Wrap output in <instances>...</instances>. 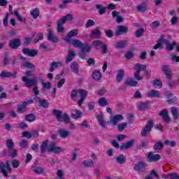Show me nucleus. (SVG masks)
<instances>
[{"instance_id": "nucleus-45", "label": "nucleus", "mask_w": 179, "mask_h": 179, "mask_svg": "<svg viewBox=\"0 0 179 179\" xmlns=\"http://www.w3.org/2000/svg\"><path fill=\"white\" fill-rule=\"evenodd\" d=\"M64 176H65L64 171L61 169H59L57 171V173H56L57 179H64Z\"/></svg>"}, {"instance_id": "nucleus-24", "label": "nucleus", "mask_w": 179, "mask_h": 179, "mask_svg": "<svg viewBox=\"0 0 179 179\" xmlns=\"http://www.w3.org/2000/svg\"><path fill=\"white\" fill-rule=\"evenodd\" d=\"M148 167V165L143 162H139L136 164L134 166V170L136 171H141L142 170H145Z\"/></svg>"}, {"instance_id": "nucleus-5", "label": "nucleus", "mask_w": 179, "mask_h": 179, "mask_svg": "<svg viewBox=\"0 0 179 179\" xmlns=\"http://www.w3.org/2000/svg\"><path fill=\"white\" fill-rule=\"evenodd\" d=\"M10 164V162L9 161H6V163L4 162L0 163V170L1 173L3 174L4 177H8V173L12 171Z\"/></svg>"}, {"instance_id": "nucleus-7", "label": "nucleus", "mask_w": 179, "mask_h": 179, "mask_svg": "<svg viewBox=\"0 0 179 179\" xmlns=\"http://www.w3.org/2000/svg\"><path fill=\"white\" fill-rule=\"evenodd\" d=\"M152 127L153 121H148L145 127L141 131V136H148V134L150 133V131H152Z\"/></svg>"}, {"instance_id": "nucleus-44", "label": "nucleus", "mask_w": 179, "mask_h": 179, "mask_svg": "<svg viewBox=\"0 0 179 179\" xmlns=\"http://www.w3.org/2000/svg\"><path fill=\"white\" fill-rule=\"evenodd\" d=\"M103 42H101V41H94L92 43V45L94 48H96V50H99V48H101L102 45H103Z\"/></svg>"}, {"instance_id": "nucleus-56", "label": "nucleus", "mask_w": 179, "mask_h": 179, "mask_svg": "<svg viewBox=\"0 0 179 179\" xmlns=\"http://www.w3.org/2000/svg\"><path fill=\"white\" fill-rule=\"evenodd\" d=\"M42 87L43 89H50L51 88V83L49 82L44 83V80H42Z\"/></svg>"}, {"instance_id": "nucleus-17", "label": "nucleus", "mask_w": 179, "mask_h": 179, "mask_svg": "<svg viewBox=\"0 0 179 179\" xmlns=\"http://www.w3.org/2000/svg\"><path fill=\"white\" fill-rule=\"evenodd\" d=\"M124 76H125V71H124L123 69H120L116 75V82H117V83H120V82H122Z\"/></svg>"}, {"instance_id": "nucleus-1", "label": "nucleus", "mask_w": 179, "mask_h": 179, "mask_svg": "<svg viewBox=\"0 0 179 179\" xmlns=\"http://www.w3.org/2000/svg\"><path fill=\"white\" fill-rule=\"evenodd\" d=\"M48 145V140H45L43 142L41 146V151L42 153H44L45 150H47L48 152H52V153L59 154L62 153V152H64V150L61 147L57 146L55 143L52 142L50 144L48 147H47Z\"/></svg>"}, {"instance_id": "nucleus-18", "label": "nucleus", "mask_w": 179, "mask_h": 179, "mask_svg": "<svg viewBox=\"0 0 179 179\" xmlns=\"http://www.w3.org/2000/svg\"><path fill=\"white\" fill-rule=\"evenodd\" d=\"M101 78H103V75L99 70H95L92 72V78L94 80L99 82V80H101Z\"/></svg>"}, {"instance_id": "nucleus-47", "label": "nucleus", "mask_w": 179, "mask_h": 179, "mask_svg": "<svg viewBox=\"0 0 179 179\" xmlns=\"http://www.w3.org/2000/svg\"><path fill=\"white\" fill-rule=\"evenodd\" d=\"M25 120L29 122H33V121H36V116L33 114H29L25 117Z\"/></svg>"}, {"instance_id": "nucleus-49", "label": "nucleus", "mask_w": 179, "mask_h": 179, "mask_svg": "<svg viewBox=\"0 0 179 179\" xmlns=\"http://www.w3.org/2000/svg\"><path fill=\"white\" fill-rule=\"evenodd\" d=\"M128 127V123L127 122H122L117 125L118 131H124L125 128Z\"/></svg>"}, {"instance_id": "nucleus-32", "label": "nucleus", "mask_w": 179, "mask_h": 179, "mask_svg": "<svg viewBox=\"0 0 179 179\" xmlns=\"http://www.w3.org/2000/svg\"><path fill=\"white\" fill-rule=\"evenodd\" d=\"M26 107H27V103L26 102H23L22 103L18 105L17 111L20 113V114H22V113H24Z\"/></svg>"}, {"instance_id": "nucleus-46", "label": "nucleus", "mask_w": 179, "mask_h": 179, "mask_svg": "<svg viewBox=\"0 0 179 179\" xmlns=\"http://www.w3.org/2000/svg\"><path fill=\"white\" fill-rule=\"evenodd\" d=\"M112 16H113V17H116V22H117V23H120V22H122V17L118 15V12H117V11H115H115H113V12H112Z\"/></svg>"}, {"instance_id": "nucleus-52", "label": "nucleus", "mask_w": 179, "mask_h": 179, "mask_svg": "<svg viewBox=\"0 0 179 179\" xmlns=\"http://www.w3.org/2000/svg\"><path fill=\"white\" fill-rule=\"evenodd\" d=\"M164 145H167L168 146H171V148H175L177 145V143L175 141H170L169 140L164 141Z\"/></svg>"}, {"instance_id": "nucleus-38", "label": "nucleus", "mask_w": 179, "mask_h": 179, "mask_svg": "<svg viewBox=\"0 0 179 179\" xmlns=\"http://www.w3.org/2000/svg\"><path fill=\"white\" fill-rule=\"evenodd\" d=\"M83 165L84 167H93L94 162H93V159H89L83 162Z\"/></svg>"}, {"instance_id": "nucleus-63", "label": "nucleus", "mask_w": 179, "mask_h": 179, "mask_svg": "<svg viewBox=\"0 0 179 179\" xmlns=\"http://www.w3.org/2000/svg\"><path fill=\"white\" fill-rule=\"evenodd\" d=\"M169 179H179V175L177 173H169Z\"/></svg>"}, {"instance_id": "nucleus-29", "label": "nucleus", "mask_w": 179, "mask_h": 179, "mask_svg": "<svg viewBox=\"0 0 179 179\" xmlns=\"http://www.w3.org/2000/svg\"><path fill=\"white\" fill-rule=\"evenodd\" d=\"M35 100L42 107H44L45 108H47V107H48V103L47 102L46 100L41 99H40V98H38L37 96H35Z\"/></svg>"}, {"instance_id": "nucleus-9", "label": "nucleus", "mask_w": 179, "mask_h": 179, "mask_svg": "<svg viewBox=\"0 0 179 179\" xmlns=\"http://www.w3.org/2000/svg\"><path fill=\"white\" fill-rule=\"evenodd\" d=\"M58 134L62 138V139H67L69 136H71V131L65 129V128H61L58 130Z\"/></svg>"}, {"instance_id": "nucleus-33", "label": "nucleus", "mask_w": 179, "mask_h": 179, "mask_svg": "<svg viewBox=\"0 0 179 179\" xmlns=\"http://www.w3.org/2000/svg\"><path fill=\"white\" fill-rule=\"evenodd\" d=\"M137 10H138V12H146L148 10L146 2H143L141 4L137 6Z\"/></svg>"}, {"instance_id": "nucleus-48", "label": "nucleus", "mask_w": 179, "mask_h": 179, "mask_svg": "<svg viewBox=\"0 0 179 179\" xmlns=\"http://www.w3.org/2000/svg\"><path fill=\"white\" fill-rule=\"evenodd\" d=\"M38 8H34L31 11V15L34 17V19H37L38 17V13H39Z\"/></svg>"}, {"instance_id": "nucleus-59", "label": "nucleus", "mask_w": 179, "mask_h": 179, "mask_svg": "<svg viewBox=\"0 0 179 179\" xmlns=\"http://www.w3.org/2000/svg\"><path fill=\"white\" fill-rule=\"evenodd\" d=\"M17 127L20 129H24V128H27V124L22 122L18 124H17Z\"/></svg>"}, {"instance_id": "nucleus-12", "label": "nucleus", "mask_w": 179, "mask_h": 179, "mask_svg": "<svg viewBox=\"0 0 179 179\" xmlns=\"http://www.w3.org/2000/svg\"><path fill=\"white\" fill-rule=\"evenodd\" d=\"M20 39L15 38L10 41L9 46L10 47V48L16 50L17 48H19V47H20Z\"/></svg>"}, {"instance_id": "nucleus-23", "label": "nucleus", "mask_w": 179, "mask_h": 179, "mask_svg": "<svg viewBox=\"0 0 179 179\" xmlns=\"http://www.w3.org/2000/svg\"><path fill=\"white\" fill-rule=\"evenodd\" d=\"M97 103L101 107H106L108 106V99L106 97H101L98 99Z\"/></svg>"}, {"instance_id": "nucleus-35", "label": "nucleus", "mask_w": 179, "mask_h": 179, "mask_svg": "<svg viewBox=\"0 0 179 179\" xmlns=\"http://www.w3.org/2000/svg\"><path fill=\"white\" fill-rule=\"evenodd\" d=\"M82 117V112L79 110H74L71 114V117L74 120H78Z\"/></svg>"}, {"instance_id": "nucleus-4", "label": "nucleus", "mask_w": 179, "mask_h": 179, "mask_svg": "<svg viewBox=\"0 0 179 179\" xmlns=\"http://www.w3.org/2000/svg\"><path fill=\"white\" fill-rule=\"evenodd\" d=\"M78 93H79L80 96V99L78 101V106H82L83 101H85V99L87 97V92L84 90H73L71 93V98L74 101L78 100Z\"/></svg>"}, {"instance_id": "nucleus-62", "label": "nucleus", "mask_w": 179, "mask_h": 179, "mask_svg": "<svg viewBox=\"0 0 179 179\" xmlns=\"http://www.w3.org/2000/svg\"><path fill=\"white\" fill-rule=\"evenodd\" d=\"M11 164L14 169H17L19 167L20 163L17 159H13L11 162Z\"/></svg>"}, {"instance_id": "nucleus-14", "label": "nucleus", "mask_w": 179, "mask_h": 179, "mask_svg": "<svg viewBox=\"0 0 179 179\" xmlns=\"http://www.w3.org/2000/svg\"><path fill=\"white\" fill-rule=\"evenodd\" d=\"M48 40L52 43H58V37L54 34V31L48 29Z\"/></svg>"}, {"instance_id": "nucleus-8", "label": "nucleus", "mask_w": 179, "mask_h": 179, "mask_svg": "<svg viewBox=\"0 0 179 179\" xmlns=\"http://www.w3.org/2000/svg\"><path fill=\"white\" fill-rule=\"evenodd\" d=\"M124 120V116L122 115H115L110 117V124L113 127H115L118 122L122 121Z\"/></svg>"}, {"instance_id": "nucleus-60", "label": "nucleus", "mask_w": 179, "mask_h": 179, "mask_svg": "<svg viewBox=\"0 0 179 179\" xmlns=\"http://www.w3.org/2000/svg\"><path fill=\"white\" fill-rule=\"evenodd\" d=\"M162 148H163V143H162L160 142L157 143L154 145L155 150H160V149H162Z\"/></svg>"}, {"instance_id": "nucleus-39", "label": "nucleus", "mask_w": 179, "mask_h": 179, "mask_svg": "<svg viewBox=\"0 0 179 179\" xmlns=\"http://www.w3.org/2000/svg\"><path fill=\"white\" fill-rule=\"evenodd\" d=\"M72 45L76 47L77 48H82V45H83V43L78 39H74L71 41Z\"/></svg>"}, {"instance_id": "nucleus-58", "label": "nucleus", "mask_w": 179, "mask_h": 179, "mask_svg": "<svg viewBox=\"0 0 179 179\" xmlns=\"http://www.w3.org/2000/svg\"><path fill=\"white\" fill-rule=\"evenodd\" d=\"M36 36V34H33L31 37L25 38L24 44H30L31 43L32 38Z\"/></svg>"}, {"instance_id": "nucleus-41", "label": "nucleus", "mask_w": 179, "mask_h": 179, "mask_svg": "<svg viewBox=\"0 0 179 179\" xmlns=\"http://www.w3.org/2000/svg\"><path fill=\"white\" fill-rule=\"evenodd\" d=\"M171 114L173 115V117L175 120H178V119L179 114H178V109H177V108H175V107H172L171 108Z\"/></svg>"}, {"instance_id": "nucleus-6", "label": "nucleus", "mask_w": 179, "mask_h": 179, "mask_svg": "<svg viewBox=\"0 0 179 179\" xmlns=\"http://www.w3.org/2000/svg\"><path fill=\"white\" fill-rule=\"evenodd\" d=\"M22 80L24 82L26 87H31L33 86H36V85L38 83L36 79H30L27 77H22Z\"/></svg>"}, {"instance_id": "nucleus-25", "label": "nucleus", "mask_w": 179, "mask_h": 179, "mask_svg": "<svg viewBox=\"0 0 179 179\" xmlns=\"http://www.w3.org/2000/svg\"><path fill=\"white\" fill-rule=\"evenodd\" d=\"M75 57V52L72 50H69L67 56L66 57L65 61L66 64H69Z\"/></svg>"}, {"instance_id": "nucleus-28", "label": "nucleus", "mask_w": 179, "mask_h": 179, "mask_svg": "<svg viewBox=\"0 0 179 179\" xmlns=\"http://www.w3.org/2000/svg\"><path fill=\"white\" fill-rule=\"evenodd\" d=\"M101 35V31H99L98 28L92 31L91 38H100Z\"/></svg>"}, {"instance_id": "nucleus-53", "label": "nucleus", "mask_w": 179, "mask_h": 179, "mask_svg": "<svg viewBox=\"0 0 179 179\" xmlns=\"http://www.w3.org/2000/svg\"><path fill=\"white\" fill-rule=\"evenodd\" d=\"M62 121H64L65 124H69L71 121V117H69V115H68V114L65 113L64 115H62Z\"/></svg>"}, {"instance_id": "nucleus-26", "label": "nucleus", "mask_w": 179, "mask_h": 179, "mask_svg": "<svg viewBox=\"0 0 179 179\" xmlns=\"http://www.w3.org/2000/svg\"><path fill=\"white\" fill-rule=\"evenodd\" d=\"M159 115L162 117L163 120L165 122H170V117H169V114L167 113V110L164 109L159 113Z\"/></svg>"}, {"instance_id": "nucleus-36", "label": "nucleus", "mask_w": 179, "mask_h": 179, "mask_svg": "<svg viewBox=\"0 0 179 179\" xmlns=\"http://www.w3.org/2000/svg\"><path fill=\"white\" fill-rule=\"evenodd\" d=\"M116 162L119 164H124V163L127 162V158L123 155H118L117 157H116Z\"/></svg>"}, {"instance_id": "nucleus-61", "label": "nucleus", "mask_w": 179, "mask_h": 179, "mask_svg": "<svg viewBox=\"0 0 179 179\" xmlns=\"http://www.w3.org/2000/svg\"><path fill=\"white\" fill-rule=\"evenodd\" d=\"M8 150L11 157H15V156L17 155V151L16 150L11 148L10 150Z\"/></svg>"}, {"instance_id": "nucleus-31", "label": "nucleus", "mask_w": 179, "mask_h": 179, "mask_svg": "<svg viewBox=\"0 0 179 179\" xmlns=\"http://www.w3.org/2000/svg\"><path fill=\"white\" fill-rule=\"evenodd\" d=\"M52 114L56 117L57 120L62 121V111L55 109L52 111Z\"/></svg>"}, {"instance_id": "nucleus-19", "label": "nucleus", "mask_w": 179, "mask_h": 179, "mask_svg": "<svg viewBox=\"0 0 179 179\" xmlns=\"http://www.w3.org/2000/svg\"><path fill=\"white\" fill-rule=\"evenodd\" d=\"M148 159L149 162H157V160H160V155L157 154H153L152 152H148Z\"/></svg>"}, {"instance_id": "nucleus-16", "label": "nucleus", "mask_w": 179, "mask_h": 179, "mask_svg": "<svg viewBox=\"0 0 179 179\" xmlns=\"http://www.w3.org/2000/svg\"><path fill=\"white\" fill-rule=\"evenodd\" d=\"M124 33H128V27L124 26L117 27L115 31V36H121V34H124Z\"/></svg>"}, {"instance_id": "nucleus-57", "label": "nucleus", "mask_w": 179, "mask_h": 179, "mask_svg": "<svg viewBox=\"0 0 179 179\" xmlns=\"http://www.w3.org/2000/svg\"><path fill=\"white\" fill-rule=\"evenodd\" d=\"M170 59H171V61H173V62H179V56L172 54L170 56Z\"/></svg>"}, {"instance_id": "nucleus-13", "label": "nucleus", "mask_w": 179, "mask_h": 179, "mask_svg": "<svg viewBox=\"0 0 179 179\" xmlns=\"http://www.w3.org/2000/svg\"><path fill=\"white\" fill-rule=\"evenodd\" d=\"M78 33L79 31H78V29H73L70 31L65 38L66 41H67V43H71V38H72V37H76V35Z\"/></svg>"}, {"instance_id": "nucleus-64", "label": "nucleus", "mask_w": 179, "mask_h": 179, "mask_svg": "<svg viewBox=\"0 0 179 179\" xmlns=\"http://www.w3.org/2000/svg\"><path fill=\"white\" fill-rule=\"evenodd\" d=\"M85 26L86 27H92V26H94V21L93 20H88Z\"/></svg>"}, {"instance_id": "nucleus-42", "label": "nucleus", "mask_w": 179, "mask_h": 179, "mask_svg": "<svg viewBox=\"0 0 179 179\" xmlns=\"http://www.w3.org/2000/svg\"><path fill=\"white\" fill-rule=\"evenodd\" d=\"M16 74H11L10 72L3 71L1 73V78H15Z\"/></svg>"}, {"instance_id": "nucleus-11", "label": "nucleus", "mask_w": 179, "mask_h": 179, "mask_svg": "<svg viewBox=\"0 0 179 179\" xmlns=\"http://www.w3.org/2000/svg\"><path fill=\"white\" fill-rule=\"evenodd\" d=\"M162 71L166 76L167 79H170L171 76H173V74L171 73V69H170V66L167 65H163L162 66Z\"/></svg>"}, {"instance_id": "nucleus-22", "label": "nucleus", "mask_w": 179, "mask_h": 179, "mask_svg": "<svg viewBox=\"0 0 179 179\" xmlns=\"http://www.w3.org/2000/svg\"><path fill=\"white\" fill-rule=\"evenodd\" d=\"M125 85L126 86H131L133 87H135L138 85V82L134 78H128L125 80Z\"/></svg>"}, {"instance_id": "nucleus-34", "label": "nucleus", "mask_w": 179, "mask_h": 179, "mask_svg": "<svg viewBox=\"0 0 179 179\" xmlns=\"http://www.w3.org/2000/svg\"><path fill=\"white\" fill-rule=\"evenodd\" d=\"M134 145V140H131L129 141H127L125 144L122 145L120 147L121 150H124L125 149H129V148H132V145Z\"/></svg>"}, {"instance_id": "nucleus-2", "label": "nucleus", "mask_w": 179, "mask_h": 179, "mask_svg": "<svg viewBox=\"0 0 179 179\" xmlns=\"http://www.w3.org/2000/svg\"><path fill=\"white\" fill-rule=\"evenodd\" d=\"M134 69L136 71V72L134 73V78L135 79H136V80H142V79H143V76L139 74L141 73V72H143V71H144V74L146 78H150V74L152 73V71H150V70H145L146 69V65L136 64L134 66Z\"/></svg>"}, {"instance_id": "nucleus-50", "label": "nucleus", "mask_w": 179, "mask_h": 179, "mask_svg": "<svg viewBox=\"0 0 179 179\" xmlns=\"http://www.w3.org/2000/svg\"><path fill=\"white\" fill-rule=\"evenodd\" d=\"M32 171L36 174H41L44 173V169L41 167H34L32 168Z\"/></svg>"}, {"instance_id": "nucleus-43", "label": "nucleus", "mask_w": 179, "mask_h": 179, "mask_svg": "<svg viewBox=\"0 0 179 179\" xmlns=\"http://www.w3.org/2000/svg\"><path fill=\"white\" fill-rule=\"evenodd\" d=\"M152 85L154 87H156L157 89H162V87H163V83L159 80H154L152 82Z\"/></svg>"}, {"instance_id": "nucleus-30", "label": "nucleus", "mask_w": 179, "mask_h": 179, "mask_svg": "<svg viewBox=\"0 0 179 179\" xmlns=\"http://www.w3.org/2000/svg\"><path fill=\"white\" fill-rule=\"evenodd\" d=\"M97 120L99 122V125H101V127H103V128L106 127V122L104 121V116L103 115V113H99L98 115Z\"/></svg>"}, {"instance_id": "nucleus-37", "label": "nucleus", "mask_w": 179, "mask_h": 179, "mask_svg": "<svg viewBox=\"0 0 179 179\" xmlns=\"http://www.w3.org/2000/svg\"><path fill=\"white\" fill-rule=\"evenodd\" d=\"M60 66H62V63L61 62H54L50 66V72H54V70L57 69V68H59Z\"/></svg>"}, {"instance_id": "nucleus-10", "label": "nucleus", "mask_w": 179, "mask_h": 179, "mask_svg": "<svg viewBox=\"0 0 179 179\" xmlns=\"http://www.w3.org/2000/svg\"><path fill=\"white\" fill-rule=\"evenodd\" d=\"M80 50H82L83 52L80 53V57L83 59H85V58H86V54H85V52H90L92 48L90 45L83 43Z\"/></svg>"}, {"instance_id": "nucleus-40", "label": "nucleus", "mask_w": 179, "mask_h": 179, "mask_svg": "<svg viewBox=\"0 0 179 179\" xmlns=\"http://www.w3.org/2000/svg\"><path fill=\"white\" fill-rule=\"evenodd\" d=\"M62 24H65V22L59 20L57 21V31L59 33H64V28L62 27Z\"/></svg>"}, {"instance_id": "nucleus-55", "label": "nucleus", "mask_w": 179, "mask_h": 179, "mask_svg": "<svg viewBox=\"0 0 179 179\" xmlns=\"http://www.w3.org/2000/svg\"><path fill=\"white\" fill-rule=\"evenodd\" d=\"M13 141L12 139H8L7 140V147L8 150H10V149H13Z\"/></svg>"}, {"instance_id": "nucleus-15", "label": "nucleus", "mask_w": 179, "mask_h": 179, "mask_svg": "<svg viewBox=\"0 0 179 179\" xmlns=\"http://www.w3.org/2000/svg\"><path fill=\"white\" fill-rule=\"evenodd\" d=\"M23 54L25 55H28L29 57H36V55L38 54L37 50H30L29 48H24L22 50Z\"/></svg>"}, {"instance_id": "nucleus-27", "label": "nucleus", "mask_w": 179, "mask_h": 179, "mask_svg": "<svg viewBox=\"0 0 179 179\" xmlns=\"http://www.w3.org/2000/svg\"><path fill=\"white\" fill-rule=\"evenodd\" d=\"M59 20L63 22V23H66V21L72 22L73 20V15L68 13L66 15L62 17Z\"/></svg>"}, {"instance_id": "nucleus-51", "label": "nucleus", "mask_w": 179, "mask_h": 179, "mask_svg": "<svg viewBox=\"0 0 179 179\" xmlns=\"http://www.w3.org/2000/svg\"><path fill=\"white\" fill-rule=\"evenodd\" d=\"M71 68L73 71V72H74V73H78V63L73 62L71 63Z\"/></svg>"}, {"instance_id": "nucleus-54", "label": "nucleus", "mask_w": 179, "mask_h": 179, "mask_svg": "<svg viewBox=\"0 0 179 179\" xmlns=\"http://www.w3.org/2000/svg\"><path fill=\"white\" fill-rule=\"evenodd\" d=\"M96 8L99 9V15H103L106 12V8H104V7L101 8V5H100V4H97L96 6Z\"/></svg>"}, {"instance_id": "nucleus-21", "label": "nucleus", "mask_w": 179, "mask_h": 179, "mask_svg": "<svg viewBox=\"0 0 179 179\" xmlns=\"http://www.w3.org/2000/svg\"><path fill=\"white\" fill-rule=\"evenodd\" d=\"M127 45H128V41H121L114 44L115 48H125Z\"/></svg>"}, {"instance_id": "nucleus-20", "label": "nucleus", "mask_w": 179, "mask_h": 179, "mask_svg": "<svg viewBox=\"0 0 179 179\" xmlns=\"http://www.w3.org/2000/svg\"><path fill=\"white\" fill-rule=\"evenodd\" d=\"M148 97L159 98L160 97V92L155 90H151L146 93Z\"/></svg>"}, {"instance_id": "nucleus-3", "label": "nucleus", "mask_w": 179, "mask_h": 179, "mask_svg": "<svg viewBox=\"0 0 179 179\" xmlns=\"http://www.w3.org/2000/svg\"><path fill=\"white\" fill-rule=\"evenodd\" d=\"M163 44H165L166 48L168 51H171L174 47H176V42H173L172 43L166 38H164V36H161L159 39L158 40L157 43L154 46V50H159V48H163Z\"/></svg>"}]
</instances>
